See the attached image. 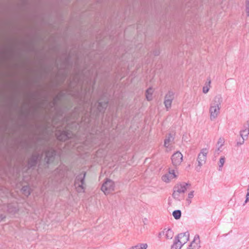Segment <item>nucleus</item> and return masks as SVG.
<instances>
[{
  "label": "nucleus",
  "instance_id": "nucleus-25",
  "mask_svg": "<svg viewBox=\"0 0 249 249\" xmlns=\"http://www.w3.org/2000/svg\"><path fill=\"white\" fill-rule=\"evenodd\" d=\"M210 84H211V80H209L208 81V85L204 87L203 88V93H207L209 91V89H210Z\"/></svg>",
  "mask_w": 249,
  "mask_h": 249
},
{
  "label": "nucleus",
  "instance_id": "nucleus-21",
  "mask_svg": "<svg viewBox=\"0 0 249 249\" xmlns=\"http://www.w3.org/2000/svg\"><path fill=\"white\" fill-rule=\"evenodd\" d=\"M174 178L171 177L169 174H166L162 177V179L165 182H169L171 179Z\"/></svg>",
  "mask_w": 249,
  "mask_h": 249
},
{
  "label": "nucleus",
  "instance_id": "nucleus-31",
  "mask_svg": "<svg viewBox=\"0 0 249 249\" xmlns=\"http://www.w3.org/2000/svg\"><path fill=\"white\" fill-rule=\"evenodd\" d=\"M166 230V229H164L163 231H162V232H160L159 233V237L160 238L162 235H164V233H165V231Z\"/></svg>",
  "mask_w": 249,
  "mask_h": 249
},
{
  "label": "nucleus",
  "instance_id": "nucleus-8",
  "mask_svg": "<svg viewBox=\"0 0 249 249\" xmlns=\"http://www.w3.org/2000/svg\"><path fill=\"white\" fill-rule=\"evenodd\" d=\"M56 135L58 140L65 142L70 139L72 137V134L70 131H62L57 132Z\"/></svg>",
  "mask_w": 249,
  "mask_h": 249
},
{
  "label": "nucleus",
  "instance_id": "nucleus-14",
  "mask_svg": "<svg viewBox=\"0 0 249 249\" xmlns=\"http://www.w3.org/2000/svg\"><path fill=\"white\" fill-rule=\"evenodd\" d=\"M174 138L171 134H169L168 137L166 138L164 140V146L166 147H168L169 145V143L170 142H172L174 140Z\"/></svg>",
  "mask_w": 249,
  "mask_h": 249
},
{
  "label": "nucleus",
  "instance_id": "nucleus-2",
  "mask_svg": "<svg viewBox=\"0 0 249 249\" xmlns=\"http://www.w3.org/2000/svg\"><path fill=\"white\" fill-rule=\"evenodd\" d=\"M86 173L83 172L76 176L75 180L74 185L76 191L78 193L84 192L86 188L85 179Z\"/></svg>",
  "mask_w": 249,
  "mask_h": 249
},
{
  "label": "nucleus",
  "instance_id": "nucleus-29",
  "mask_svg": "<svg viewBox=\"0 0 249 249\" xmlns=\"http://www.w3.org/2000/svg\"><path fill=\"white\" fill-rule=\"evenodd\" d=\"M59 99V97L58 96H57L55 99H54V101L53 103L52 107L54 106L56 104V101Z\"/></svg>",
  "mask_w": 249,
  "mask_h": 249
},
{
  "label": "nucleus",
  "instance_id": "nucleus-13",
  "mask_svg": "<svg viewBox=\"0 0 249 249\" xmlns=\"http://www.w3.org/2000/svg\"><path fill=\"white\" fill-rule=\"evenodd\" d=\"M183 245L177 237H175L173 244L171 246V249H180Z\"/></svg>",
  "mask_w": 249,
  "mask_h": 249
},
{
  "label": "nucleus",
  "instance_id": "nucleus-4",
  "mask_svg": "<svg viewBox=\"0 0 249 249\" xmlns=\"http://www.w3.org/2000/svg\"><path fill=\"white\" fill-rule=\"evenodd\" d=\"M108 101L107 99H106L103 101L100 100L98 102H96L94 105H93V103H91L90 110L92 111L94 110V108H96V114H98L99 113L104 112L106 109Z\"/></svg>",
  "mask_w": 249,
  "mask_h": 249
},
{
  "label": "nucleus",
  "instance_id": "nucleus-11",
  "mask_svg": "<svg viewBox=\"0 0 249 249\" xmlns=\"http://www.w3.org/2000/svg\"><path fill=\"white\" fill-rule=\"evenodd\" d=\"M249 134V123L248 122L246 127L240 131V136L242 138V142H237V145H241L244 143L245 140L247 139Z\"/></svg>",
  "mask_w": 249,
  "mask_h": 249
},
{
  "label": "nucleus",
  "instance_id": "nucleus-18",
  "mask_svg": "<svg viewBox=\"0 0 249 249\" xmlns=\"http://www.w3.org/2000/svg\"><path fill=\"white\" fill-rule=\"evenodd\" d=\"M147 244H138L134 247H132L130 249H146L147 248Z\"/></svg>",
  "mask_w": 249,
  "mask_h": 249
},
{
  "label": "nucleus",
  "instance_id": "nucleus-22",
  "mask_svg": "<svg viewBox=\"0 0 249 249\" xmlns=\"http://www.w3.org/2000/svg\"><path fill=\"white\" fill-rule=\"evenodd\" d=\"M172 101V100H170L169 99H164V104L167 110H168V109L171 107Z\"/></svg>",
  "mask_w": 249,
  "mask_h": 249
},
{
  "label": "nucleus",
  "instance_id": "nucleus-34",
  "mask_svg": "<svg viewBox=\"0 0 249 249\" xmlns=\"http://www.w3.org/2000/svg\"><path fill=\"white\" fill-rule=\"evenodd\" d=\"M242 142V141L238 142Z\"/></svg>",
  "mask_w": 249,
  "mask_h": 249
},
{
  "label": "nucleus",
  "instance_id": "nucleus-26",
  "mask_svg": "<svg viewBox=\"0 0 249 249\" xmlns=\"http://www.w3.org/2000/svg\"><path fill=\"white\" fill-rule=\"evenodd\" d=\"M246 12L247 16H249V0H246Z\"/></svg>",
  "mask_w": 249,
  "mask_h": 249
},
{
  "label": "nucleus",
  "instance_id": "nucleus-33",
  "mask_svg": "<svg viewBox=\"0 0 249 249\" xmlns=\"http://www.w3.org/2000/svg\"><path fill=\"white\" fill-rule=\"evenodd\" d=\"M159 54H160V52L159 51H156L154 53L155 55H159Z\"/></svg>",
  "mask_w": 249,
  "mask_h": 249
},
{
  "label": "nucleus",
  "instance_id": "nucleus-7",
  "mask_svg": "<svg viewBox=\"0 0 249 249\" xmlns=\"http://www.w3.org/2000/svg\"><path fill=\"white\" fill-rule=\"evenodd\" d=\"M55 155L56 151L52 147H48L45 152V161L47 164L52 162Z\"/></svg>",
  "mask_w": 249,
  "mask_h": 249
},
{
  "label": "nucleus",
  "instance_id": "nucleus-27",
  "mask_svg": "<svg viewBox=\"0 0 249 249\" xmlns=\"http://www.w3.org/2000/svg\"><path fill=\"white\" fill-rule=\"evenodd\" d=\"M169 175H170L171 177L176 178L177 176L175 173V171L174 170H172L169 172Z\"/></svg>",
  "mask_w": 249,
  "mask_h": 249
},
{
  "label": "nucleus",
  "instance_id": "nucleus-17",
  "mask_svg": "<svg viewBox=\"0 0 249 249\" xmlns=\"http://www.w3.org/2000/svg\"><path fill=\"white\" fill-rule=\"evenodd\" d=\"M164 234H165L166 238L168 239H172L174 235V232L170 229L166 231L165 230Z\"/></svg>",
  "mask_w": 249,
  "mask_h": 249
},
{
  "label": "nucleus",
  "instance_id": "nucleus-10",
  "mask_svg": "<svg viewBox=\"0 0 249 249\" xmlns=\"http://www.w3.org/2000/svg\"><path fill=\"white\" fill-rule=\"evenodd\" d=\"M182 158L183 156L180 152L175 153L171 157L173 164L175 166L179 165L182 161Z\"/></svg>",
  "mask_w": 249,
  "mask_h": 249
},
{
  "label": "nucleus",
  "instance_id": "nucleus-6",
  "mask_svg": "<svg viewBox=\"0 0 249 249\" xmlns=\"http://www.w3.org/2000/svg\"><path fill=\"white\" fill-rule=\"evenodd\" d=\"M114 182L110 179H107L101 187L102 191L105 194H108L114 190Z\"/></svg>",
  "mask_w": 249,
  "mask_h": 249
},
{
  "label": "nucleus",
  "instance_id": "nucleus-9",
  "mask_svg": "<svg viewBox=\"0 0 249 249\" xmlns=\"http://www.w3.org/2000/svg\"><path fill=\"white\" fill-rule=\"evenodd\" d=\"M42 155L38 153H34L29 158L28 161V168H31L36 166L39 158H41Z\"/></svg>",
  "mask_w": 249,
  "mask_h": 249
},
{
  "label": "nucleus",
  "instance_id": "nucleus-5",
  "mask_svg": "<svg viewBox=\"0 0 249 249\" xmlns=\"http://www.w3.org/2000/svg\"><path fill=\"white\" fill-rule=\"evenodd\" d=\"M208 152V149L205 148L201 149L200 152L198 154L197 158L198 164L196 167V170L197 171H199L201 167L205 163Z\"/></svg>",
  "mask_w": 249,
  "mask_h": 249
},
{
  "label": "nucleus",
  "instance_id": "nucleus-24",
  "mask_svg": "<svg viewBox=\"0 0 249 249\" xmlns=\"http://www.w3.org/2000/svg\"><path fill=\"white\" fill-rule=\"evenodd\" d=\"M224 143V140L223 138H220L217 142V145L218 147L217 148V151H219L220 148L223 145Z\"/></svg>",
  "mask_w": 249,
  "mask_h": 249
},
{
  "label": "nucleus",
  "instance_id": "nucleus-28",
  "mask_svg": "<svg viewBox=\"0 0 249 249\" xmlns=\"http://www.w3.org/2000/svg\"><path fill=\"white\" fill-rule=\"evenodd\" d=\"M194 191H191L189 194H188V197L189 198H192L193 197H194Z\"/></svg>",
  "mask_w": 249,
  "mask_h": 249
},
{
  "label": "nucleus",
  "instance_id": "nucleus-20",
  "mask_svg": "<svg viewBox=\"0 0 249 249\" xmlns=\"http://www.w3.org/2000/svg\"><path fill=\"white\" fill-rule=\"evenodd\" d=\"M174 98V93L171 90L168 91L167 94L165 96V99H169L170 100H173Z\"/></svg>",
  "mask_w": 249,
  "mask_h": 249
},
{
  "label": "nucleus",
  "instance_id": "nucleus-3",
  "mask_svg": "<svg viewBox=\"0 0 249 249\" xmlns=\"http://www.w3.org/2000/svg\"><path fill=\"white\" fill-rule=\"evenodd\" d=\"M188 186H190V184L185 182H182L176 184L173 188V193L172 196L174 199L179 200L180 194H184L187 190Z\"/></svg>",
  "mask_w": 249,
  "mask_h": 249
},
{
  "label": "nucleus",
  "instance_id": "nucleus-23",
  "mask_svg": "<svg viewBox=\"0 0 249 249\" xmlns=\"http://www.w3.org/2000/svg\"><path fill=\"white\" fill-rule=\"evenodd\" d=\"M225 158L224 157H222L220 158L219 161V170L221 171L222 170V168L225 163Z\"/></svg>",
  "mask_w": 249,
  "mask_h": 249
},
{
  "label": "nucleus",
  "instance_id": "nucleus-12",
  "mask_svg": "<svg viewBox=\"0 0 249 249\" xmlns=\"http://www.w3.org/2000/svg\"><path fill=\"white\" fill-rule=\"evenodd\" d=\"M189 232L186 231L184 233H180L178 235L177 237L180 239V242L183 245L189 240Z\"/></svg>",
  "mask_w": 249,
  "mask_h": 249
},
{
  "label": "nucleus",
  "instance_id": "nucleus-15",
  "mask_svg": "<svg viewBox=\"0 0 249 249\" xmlns=\"http://www.w3.org/2000/svg\"><path fill=\"white\" fill-rule=\"evenodd\" d=\"M153 90L151 88H148L145 93L146 98L148 101H151L152 99Z\"/></svg>",
  "mask_w": 249,
  "mask_h": 249
},
{
  "label": "nucleus",
  "instance_id": "nucleus-32",
  "mask_svg": "<svg viewBox=\"0 0 249 249\" xmlns=\"http://www.w3.org/2000/svg\"><path fill=\"white\" fill-rule=\"evenodd\" d=\"M249 200V193L248 192L246 195V199L245 201V203H247Z\"/></svg>",
  "mask_w": 249,
  "mask_h": 249
},
{
  "label": "nucleus",
  "instance_id": "nucleus-19",
  "mask_svg": "<svg viewBox=\"0 0 249 249\" xmlns=\"http://www.w3.org/2000/svg\"><path fill=\"white\" fill-rule=\"evenodd\" d=\"M175 219L178 220L179 219L181 215V212L180 210H177L173 211L172 213Z\"/></svg>",
  "mask_w": 249,
  "mask_h": 249
},
{
  "label": "nucleus",
  "instance_id": "nucleus-1",
  "mask_svg": "<svg viewBox=\"0 0 249 249\" xmlns=\"http://www.w3.org/2000/svg\"><path fill=\"white\" fill-rule=\"evenodd\" d=\"M222 102V98L221 95H217L213 98L209 108L211 120L213 121L215 120L220 113Z\"/></svg>",
  "mask_w": 249,
  "mask_h": 249
},
{
  "label": "nucleus",
  "instance_id": "nucleus-16",
  "mask_svg": "<svg viewBox=\"0 0 249 249\" xmlns=\"http://www.w3.org/2000/svg\"><path fill=\"white\" fill-rule=\"evenodd\" d=\"M22 193L26 196H28L30 195V189L28 186H24L21 189Z\"/></svg>",
  "mask_w": 249,
  "mask_h": 249
},
{
  "label": "nucleus",
  "instance_id": "nucleus-30",
  "mask_svg": "<svg viewBox=\"0 0 249 249\" xmlns=\"http://www.w3.org/2000/svg\"><path fill=\"white\" fill-rule=\"evenodd\" d=\"M5 218V215L3 214H0V222Z\"/></svg>",
  "mask_w": 249,
  "mask_h": 249
}]
</instances>
